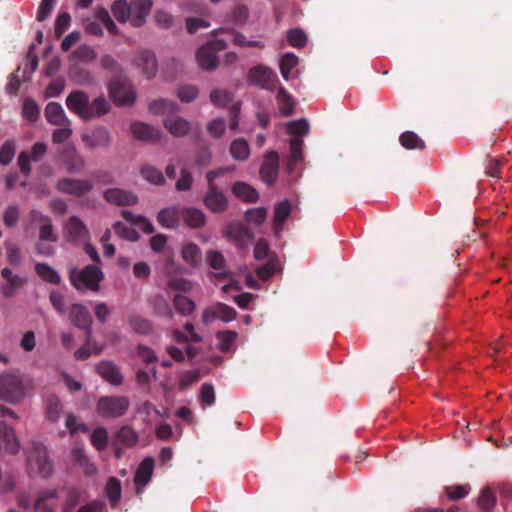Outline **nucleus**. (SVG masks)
I'll return each instance as SVG.
<instances>
[{"mask_svg":"<svg viewBox=\"0 0 512 512\" xmlns=\"http://www.w3.org/2000/svg\"><path fill=\"white\" fill-rule=\"evenodd\" d=\"M62 410L63 407L58 397L50 396L47 399L46 414L50 421L57 422Z\"/></svg>","mask_w":512,"mask_h":512,"instance_id":"8fccbe9b","label":"nucleus"},{"mask_svg":"<svg viewBox=\"0 0 512 512\" xmlns=\"http://www.w3.org/2000/svg\"><path fill=\"white\" fill-rule=\"evenodd\" d=\"M447 497L451 500H459L466 497L469 494V485H455L447 486L445 488Z\"/></svg>","mask_w":512,"mask_h":512,"instance_id":"338daca9","label":"nucleus"},{"mask_svg":"<svg viewBox=\"0 0 512 512\" xmlns=\"http://www.w3.org/2000/svg\"><path fill=\"white\" fill-rule=\"evenodd\" d=\"M149 108L154 114H166L176 112L178 110V105L174 101L161 98L154 100L150 104Z\"/></svg>","mask_w":512,"mask_h":512,"instance_id":"79ce46f5","label":"nucleus"},{"mask_svg":"<svg viewBox=\"0 0 512 512\" xmlns=\"http://www.w3.org/2000/svg\"><path fill=\"white\" fill-rule=\"evenodd\" d=\"M81 491L75 487L67 489V495L63 506V512H73L76 505L80 502Z\"/></svg>","mask_w":512,"mask_h":512,"instance_id":"5fc2aeb1","label":"nucleus"},{"mask_svg":"<svg viewBox=\"0 0 512 512\" xmlns=\"http://www.w3.org/2000/svg\"><path fill=\"white\" fill-rule=\"evenodd\" d=\"M111 11L118 22H129L131 24L130 2L126 0H116L111 6Z\"/></svg>","mask_w":512,"mask_h":512,"instance_id":"72a5a7b5","label":"nucleus"},{"mask_svg":"<svg viewBox=\"0 0 512 512\" xmlns=\"http://www.w3.org/2000/svg\"><path fill=\"white\" fill-rule=\"evenodd\" d=\"M64 162L67 166V170L70 173H78L85 167L84 158L76 152L75 149H71L65 152Z\"/></svg>","mask_w":512,"mask_h":512,"instance_id":"473e14b6","label":"nucleus"},{"mask_svg":"<svg viewBox=\"0 0 512 512\" xmlns=\"http://www.w3.org/2000/svg\"><path fill=\"white\" fill-rule=\"evenodd\" d=\"M24 282H25V280L23 278H21L19 275L14 278L7 279L6 283H4L1 286L2 294L6 298L13 297L16 294V292L18 291V289L23 286Z\"/></svg>","mask_w":512,"mask_h":512,"instance_id":"603ef678","label":"nucleus"},{"mask_svg":"<svg viewBox=\"0 0 512 512\" xmlns=\"http://www.w3.org/2000/svg\"><path fill=\"white\" fill-rule=\"evenodd\" d=\"M154 21L161 29H169L173 26V16L165 10H157L154 14Z\"/></svg>","mask_w":512,"mask_h":512,"instance_id":"69168bd1","label":"nucleus"},{"mask_svg":"<svg viewBox=\"0 0 512 512\" xmlns=\"http://www.w3.org/2000/svg\"><path fill=\"white\" fill-rule=\"evenodd\" d=\"M45 117L50 124L56 126H70L71 122L66 116L63 107L57 102H49L45 107Z\"/></svg>","mask_w":512,"mask_h":512,"instance_id":"aec40b11","label":"nucleus"},{"mask_svg":"<svg viewBox=\"0 0 512 512\" xmlns=\"http://www.w3.org/2000/svg\"><path fill=\"white\" fill-rule=\"evenodd\" d=\"M154 313L160 317H164L167 319H172L173 317V311L167 302V300L161 296L157 295L153 298L152 301Z\"/></svg>","mask_w":512,"mask_h":512,"instance_id":"37998d69","label":"nucleus"},{"mask_svg":"<svg viewBox=\"0 0 512 512\" xmlns=\"http://www.w3.org/2000/svg\"><path fill=\"white\" fill-rule=\"evenodd\" d=\"M304 142L299 137H293L290 140V158H289V166L292 167L296 165L299 161L303 159V149Z\"/></svg>","mask_w":512,"mask_h":512,"instance_id":"49530a36","label":"nucleus"},{"mask_svg":"<svg viewBox=\"0 0 512 512\" xmlns=\"http://www.w3.org/2000/svg\"><path fill=\"white\" fill-rule=\"evenodd\" d=\"M287 38L289 44L296 48L304 47L307 42L306 34L299 28L289 30Z\"/></svg>","mask_w":512,"mask_h":512,"instance_id":"e2e57ef3","label":"nucleus"},{"mask_svg":"<svg viewBox=\"0 0 512 512\" xmlns=\"http://www.w3.org/2000/svg\"><path fill=\"white\" fill-rule=\"evenodd\" d=\"M113 229L119 237L125 240L135 242L138 241L140 237L139 233L134 228L127 226L126 224L120 221L116 222L113 225Z\"/></svg>","mask_w":512,"mask_h":512,"instance_id":"09e8293b","label":"nucleus"},{"mask_svg":"<svg viewBox=\"0 0 512 512\" xmlns=\"http://www.w3.org/2000/svg\"><path fill=\"white\" fill-rule=\"evenodd\" d=\"M399 142L407 150H424L425 142L413 131H405L399 137Z\"/></svg>","mask_w":512,"mask_h":512,"instance_id":"2f4dec72","label":"nucleus"},{"mask_svg":"<svg viewBox=\"0 0 512 512\" xmlns=\"http://www.w3.org/2000/svg\"><path fill=\"white\" fill-rule=\"evenodd\" d=\"M153 2L151 0H133L130 1L131 25L141 27L146 22V17L150 13Z\"/></svg>","mask_w":512,"mask_h":512,"instance_id":"2eb2a0df","label":"nucleus"},{"mask_svg":"<svg viewBox=\"0 0 512 512\" xmlns=\"http://www.w3.org/2000/svg\"><path fill=\"white\" fill-rule=\"evenodd\" d=\"M279 156L277 152L270 151L267 153L264 162L260 167V178L268 186L274 185L278 177Z\"/></svg>","mask_w":512,"mask_h":512,"instance_id":"ddd939ff","label":"nucleus"},{"mask_svg":"<svg viewBox=\"0 0 512 512\" xmlns=\"http://www.w3.org/2000/svg\"><path fill=\"white\" fill-rule=\"evenodd\" d=\"M298 64V58L293 53H286L280 60V72L282 77L287 81L290 78L292 69Z\"/></svg>","mask_w":512,"mask_h":512,"instance_id":"de8ad7c7","label":"nucleus"},{"mask_svg":"<svg viewBox=\"0 0 512 512\" xmlns=\"http://www.w3.org/2000/svg\"><path fill=\"white\" fill-rule=\"evenodd\" d=\"M130 401L126 396H103L97 402V412L103 418H118L126 414Z\"/></svg>","mask_w":512,"mask_h":512,"instance_id":"20e7f679","label":"nucleus"},{"mask_svg":"<svg viewBox=\"0 0 512 512\" xmlns=\"http://www.w3.org/2000/svg\"><path fill=\"white\" fill-rule=\"evenodd\" d=\"M181 218V210L176 208H164L157 215L158 222L165 228L174 229Z\"/></svg>","mask_w":512,"mask_h":512,"instance_id":"c85d7f7f","label":"nucleus"},{"mask_svg":"<svg viewBox=\"0 0 512 512\" xmlns=\"http://www.w3.org/2000/svg\"><path fill=\"white\" fill-rule=\"evenodd\" d=\"M496 495L490 487H484L477 499V506L484 512H488L496 505Z\"/></svg>","mask_w":512,"mask_h":512,"instance_id":"4c0bfd02","label":"nucleus"},{"mask_svg":"<svg viewBox=\"0 0 512 512\" xmlns=\"http://www.w3.org/2000/svg\"><path fill=\"white\" fill-rule=\"evenodd\" d=\"M71 285L79 292L100 290V283L104 279V273L96 265H86L82 269L71 268L69 271Z\"/></svg>","mask_w":512,"mask_h":512,"instance_id":"f03ea898","label":"nucleus"},{"mask_svg":"<svg viewBox=\"0 0 512 512\" xmlns=\"http://www.w3.org/2000/svg\"><path fill=\"white\" fill-rule=\"evenodd\" d=\"M224 39H216L201 46L196 52V60L198 65L204 70H214L218 66V58L216 53L227 47Z\"/></svg>","mask_w":512,"mask_h":512,"instance_id":"423d86ee","label":"nucleus"},{"mask_svg":"<svg viewBox=\"0 0 512 512\" xmlns=\"http://www.w3.org/2000/svg\"><path fill=\"white\" fill-rule=\"evenodd\" d=\"M278 267L279 263L277 259H269L267 263L256 269V274L260 279L266 281L274 275Z\"/></svg>","mask_w":512,"mask_h":512,"instance_id":"864d4df0","label":"nucleus"},{"mask_svg":"<svg viewBox=\"0 0 512 512\" xmlns=\"http://www.w3.org/2000/svg\"><path fill=\"white\" fill-rule=\"evenodd\" d=\"M232 192L238 199L248 203H255L259 199L257 190L245 182H236L232 187Z\"/></svg>","mask_w":512,"mask_h":512,"instance_id":"bb28decb","label":"nucleus"},{"mask_svg":"<svg viewBox=\"0 0 512 512\" xmlns=\"http://www.w3.org/2000/svg\"><path fill=\"white\" fill-rule=\"evenodd\" d=\"M227 235L229 238L240 244L253 238V233L250 231V229L246 225L239 222L231 223L228 226Z\"/></svg>","mask_w":512,"mask_h":512,"instance_id":"cd10ccee","label":"nucleus"},{"mask_svg":"<svg viewBox=\"0 0 512 512\" xmlns=\"http://www.w3.org/2000/svg\"><path fill=\"white\" fill-rule=\"evenodd\" d=\"M208 188L203 198L204 205L213 213H223L229 206V201L221 185L210 178H206Z\"/></svg>","mask_w":512,"mask_h":512,"instance_id":"0eeeda50","label":"nucleus"},{"mask_svg":"<svg viewBox=\"0 0 512 512\" xmlns=\"http://www.w3.org/2000/svg\"><path fill=\"white\" fill-rule=\"evenodd\" d=\"M291 213V203L288 200H284L278 203L274 210V228L276 231L281 230L284 222Z\"/></svg>","mask_w":512,"mask_h":512,"instance_id":"c9c22d12","label":"nucleus"},{"mask_svg":"<svg viewBox=\"0 0 512 512\" xmlns=\"http://www.w3.org/2000/svg\"><path fill=\"white\" fill-rule=\"evenodd\" d=\"M91 442L97 450H104L108 444L107 430L103 427L95 429L91 435Z\"/></svg>","mask_w":512,"mask_h":512,"instance_id":"4d7b16f0","label":"nucleus"},{"mask_svg":"<svg viewBox=\"0 0 512 512\" xmlns=\"http://www.w3.org/2000/svg\"><path fill=\"white\" fill-rule=\"evenodd\" d=\"M35 270L42 279L51 284L57 285L61 282V277L58 272L46 263H37Z\"/></svg>","mask_w":512,"mask_h":512,"instance_id":"58836bf2","label":"nucleus"},{"mask_svg":"<svg viewBox=\"0 0 512 512\" xmlns=\"http://www.w3.org/2000/svg\"><path fill=\"white\" fill-rule=\"evenodd\" d=\"M71 323L85 331L87 341L92 339V317L89 310L80 303L72 304L68 312Z\"/></svg>","mask_w":512,"mask_h":512,"instance_id":"1a4fd4ad","label":"nucleus"},{"mask_svg":"<svg viewBox=\"0 0 512 512\" xmlns=\"http://www.w3.org/2000/svg\"><path fill=\"white\" fill-rule=\"evenodd\" d=\"M56 188L66 194L82 197L93 189L91 180L64 177L57 181Z\"/></svg>","mask_w":512,"mask_h":512,"instance_id":"f8f14e48","label":"nucleus"},{"mask_svg":"<svg viewBox=\"0 0 512 512\" xmlns=\"http://www.w3.org/2000/svg\"><path fill=\"white\" fill-rule=\"evenodd\" d=\"M267 217V210L263 207L248 209L245 213V219L249 223H253L257 226L264 223Z\"/></svg>","mask_w":512,"mask_h":512,"instance_id":"13d9d810","label":"nucleus"},{"mask_svg":"<svg viewBox=\"0 0 512 512\" xmlns=\"http://www.w3.org/2000/svg\"><path fill=\"white\" fill-rule=\"evenodd\" d=\"M65 233L67 240L74 244H81L90 241V231L85 223L78 216H71L66 225Z\"/></svg>","mask_w":512,"mask_h":512,"instance_id":"9b49d317","label":"nucleus"},{"mask_svg":"<svg viewBox=\"0 0 512 512\" xmlns=\"http://www.w3.org/2000/svg\"><path fill=\"white\" fill-rule=\"evenodd\" d=\"M206 261L214 270H223L226 266V260L223 254L216 250H209L206 252Z\"/></svg>","mask_w":512,"mask_h":512,"instance_id":"6e6d98bb","label":"nucleus"},{"mask_svg":"<svg viewBox=\"0 0 512 512\" xmlns=\"http://www.w3.org/2000/svg\"><path fill=\"white\" fill-rule=\"evenodd\" d=\"M97 372L104 380L113 385H120L123 382L119 368L109 360L101 361L97 365Z\"/></svg>","mask_w":512,"mask_h":512,"instance_id":"6ab92c4d","label":"nucleus"},{"mask_svg":"<svg viewBox=\"0 0 512 512\" xmlns=\"http://www.w3.org/2000/svg\"><path fill=\"white\" fill-rule=\"evenodd\" d=\"M216 314L217 318L221 319L223 322L232 321L237 316L236 310L225 303L216 304Z\"/></svg>","mask_w":512,"mask_h":512,"instance_id":"0e129e2a","label":"nucleus"},{"mask_svg":"<svg viewBox=\"0 0 512 512\" xmlns=\"http://www.w3.org/2000/svg\"><path fill=\"white\" fill-rule=\"evenodd\" d=\"M105 490L111 505L116 506L121 499V482L115 477H110L107 481Z\"/></svg>","mask_w":512,"mask_h":512,"instance_id":"a19ab883","label":"nucleus"},{"mask_svg":"<svg viewBox=\"0 0 512 512\" xmlns=\"http://www.w3.org/2000/svg\"><path fill=\"white\" fill-rule=\"evenodd\" d=\"M211 102L219 107L231 106L233 103V94L227 90L215 89L210 93Z\"/></svg>","mask_w":512,"mask_h":512,"instance_id":"c03bdc74","label":"nucleus"},{"mask_svg":"<svg viewBox=\"0 0 512 512\" xmlns=\"http://www.w3.org/2000/svg\"><path fill=\"white\" fill-rule=\"evenodd\" d=\"M207 130L209 134L214 138L222 137L226 130L225 120L222 118L213 119L208 123Z\"/></svg>","mask_w":512,"mask_h":512,"instance_id":"774afa93","label":"nucleus"},{"mask_svg":"<svg viewBox=\"0 0 512 512\" xmlns=\"http://www.w3.org/2000/svg\"><path fill=\"white\" fill-rule=\"evenodd\" d=\"M82 142L88 149L109 148L112 142V136L109 130L104 126H97L91 131L82 135Z\"/></svg>","mask_w":512,"mask_h":512,"instance_id":"9d476101","label":"nucleus"},{"mask_svg":"<svg viewBox=\"0 0 512 512\" xmlns=\"http://www.w3.org/2000/svg\"><path fill=\"white\" fill-rule=\"evenodd\" d=\"M28 389L20 374L16 372L3 373L0 376V398L6 402L16 404L23 400Z\"/></svg>","mask_w":512,"mask_h":512,"instance_id":"7ed1b4c3","label":"nucleus"},{"mask_svg":"<svg viewBox=\"0 0 512 512\" xmlns=\"http://www.w3.org/2000/svg\"><path fill=\"white\" fill-rule=\"evenodd\" d=\"M229 150L231 157L237 161H245L250 156V146L244 138L233 140Z\"/></svg>","mask_w":512,"mask_h":512,"instance_id":"7c9ffc66","label":"nucleus"},{"mask_svg":"<svg viewBox=\"0 0 512 512\" xmlns=\"http://www.w3.org/2000/svg\"><path fill=\"white\" fill-rule=\"evenodd\" d=\"M277 102L283 116H291L294 113L295 102L292 96L283 87L278 90Z\"/></svg>","mask_w":512,"mask_h":512,"instance_id":"f704fd0d","label":"nucleus"},{"mask_svg":"<svg viewBox=\"0 0 512 512\" xmlns=\"http://www.w3.org/2000/svg\"><path fill=\"white\" fill-rule=\"evenodd\" d=\"M173 304L176 311L183 316L191 315L196 308L194 301L182 294L174 296Z\"/></svg>","mask_w":512,"mask_h":512,"instance_id":"e433bc0d","label":"nucleus"},{"mask_svg":"<svg viewBox=\"0 0 512 512\" xmlns=\"http://www.w3.org/2000/svg\"><path fill=\"white\" fill-rule=\"evenodd\" d=\"M65 103L70 112L84 121L100 118L109 113L111 109V105L105 96L100 95L90 101L88 94L82 90L70 92Z\"/></svg>","mask_w":512,"mask_h":512,"instance_id":"f257e3e1","label":"nucleus"},{"mask_svg":"<svg viewBox=\"0 0 512 512\" xmlns=\"http://www.w3.org/2000/svg\"><path fill=\"white\" fill-rule=\"evenodd\" d=\"M154 468V459L152 457H146L139 465L134 482L137 487L145 486L151 479Z\"/></svg>","mask_w":512,"mask_h":512,"instance_id":"a878e982","label":"nucleus"},{"mask_svg":"<svg viewBox=\"0 0 512 512\" xmlns=\"http://www.w3.org/2000/svg\"><path fill=\"white\" fill-rule=\"evenodd\" d=\"M181 257L192 267L201 264L202 252L200 247L194 242H186L181 247Z\"/></svg>","mask_w":512,"mask_h":512,"instance_id":"393cba45","label":"nucleus"},{"mask_svg":"<svg viewBox=\"0 0 512 512\" xmlns=\"http://www.w3.org/2000/svg\"><path fill=\"white\" fill-rule=\"evenodd\" d=\"M130 130L134 137L141 141L155 142L160 138V131L143 122H134Z\"/></svg>","mask_w":512,"mask_h":512,"instance_id":"4be33fe9","label":"nucleus"},{"mask_svg":"<svg viewBox=\"0 0 512 512\" xmlns=\"http://www.w3.org/2000/svg\"><path fill=\"white\" fill-rule=\"evenodd\" d=\"M103 198L116 206H133L139 201L136 194L120 188H109L103 193Z\"/></svg>","mask_w":512,"mask_h":512,"instance_id":"4468645a","label":"nucleus"},{"mask_svg":"<svg viewBox=\"0 0 512 512\" xmlns=\"http://www.w3.org/2000/svg\"><path fill=\"white\" fill-rule=\"evenodd\" d=\"M15 143L13 140H6L0 149V163L8 165L12 162L15 155Z\"/></svg>","mask_w":512,"mask_h":512,"instance_id":"052dcab7","label":"nucleus"},{"mask_svg":"<svg viewBox=\"0 0 512 512\" xmlns=\"http://www.w3.org/2000/svg\"><path fill=\"white\" fill-rule=\"evenodd\" d=\"M117 440L126 446H133L138 441V434L131 426H123L117 432Z\"/></svg>","mask_w":512,"mask_h":512,"instance_id":"3c124183","label":"nucleus"},{"mask_svg":"<svg viewBox=\"0 0 512 512\" xmlns=\"http://www.w3.org/2000/svg\"><path fill=\"white\" fill-rule=\"evenodd\" d=\"M58 498V490L50 489V490H42L38 493L37 499L34 503V510L38 512H55V508L48 504L47 501L49 499H57Z\"/></svg>","mask_w":512,"mask_h":512,"instance_id":"c756f323","label":"nucleus"},{"mask_svg":"<svg viewBox=\"0 0 512 512\" xmlns=\"http://www.w3.org/2000/svg\"><path fill=\"white\" fill-rule=\"evenodd\" d=\"M31 218L33 221L41 222L39 240L50 242H56L58 240L57 235L54 233V228L51 223V220L48 216L43 215L41 212L37 210H33L31 211Z\"/></svg>","mask_w":512,"mask_h":512,"instance_id":"412c9836","label":"nucleus"},{"mask_svg":"<svg viewBox=\"0 0 512 512\" xmlns=\"http://www.w3.org/2000/svg\"><path fill=\"white\" fill-rule=\"evenodd\" d=\"M276 78L275 73L264 65H258L249 70L248 81L264 89L270 88V83Z\"/></svg>","mask_w":512,"mask_h":512,"instance_id":"dca6fc26","label":"nucleus"},{"mask_svg":"<svg viewBox=\"0 0 512 512\" xmlns=\"http://www.w3.org/2000/svg\"><path fill=\"white\" fill-rule=\"evenodd\" d=\"M22 113L24 118L34 122L39 117V106L33 99L27 98L24 100Z\"/></svg>","mask_w":512,"mask_h":512,"instance_id":"bf43d9fd","label":"nucleus"},{"mask_svg":"<svg viewBox=\"0 0 512 512\" xmlns=\"http://www.w3.org/2000/svg\"><path fill=\"white\" fill-rule=\"evenodd\" d=\"M308 130L309 125L305 119L291 121L287 125L288 133L299 138H301L302 135H305L308 132Z\"/></svg>","mask_w":512,"mask_h":512,"instance_id":"680f3d73","label":"nucleus"},{"mask_svg":"<svg viewBox=\"0 0 512 512\" xmlns=\"http://www.w3.org/2000/svg\"><path fill=\"white\" fill-rule=\"evenodd\" d=\"M165 128L175 137H183L191 129L190 123L181 117H166L163 120Z\"/></svg>","mask_w":512,"mask_h":512,"instance_id":"5701e85b","label":"nucleus"},{"mask_svg":"<svg viewBox=\"0 0 512 512\" xmlns=\"http://www.w3.org/2000/svg\"><path fill=\"white\" fill-rule=\"evenodd\" d=\"M181 218L185 224L192 229L200 228L206 223L205 214L197 208L181 209Z\"/></svg>","mask_w":512,"mask_h":512,"instance_id":"b1692460","label":"nucleus"},{"mask_svg":"<svg viewBox=\"0 0 512 512\" xmlns=\"http://www.w3.org/2000/svg\"><path fill=\"white\" fill-rule=\"evenodd\" d=\"M220 33H226L231 42L235 45V46H239V47H256V48H264L265 47V44L262 42V41H259V40H247L246 37L232 29V28H219V29H216L213 31V35L214 36H218Z\"/></svg>","mask_w":512,"mask_h":512,"instance_id":"a211bd4d","label":"nucleus"},{"mask_svg":"<svg viewBox=\"0 0 512 512\" xmlns=\"http://www.w3.org/2000/svg\"><path fill=\"white\" fill-rule=\"evenodd\" d=\"M109 94L118 105H130L135 101L132 83L125 77H114L109 83Z\"/></svg>","mask_w":512,"mask_h":512,"instance_id":"6e6552de","label":"nucleus"},{"mask_svg":"<svg viewBox=\"0 0 512 512\" xmlns=\"http://www.w3.org/2000/svg\"><path fill=\"white\" fill-rule=\"evenodd\" d=\"M135 64L142 69L143 74L146 75L147 78H153L158 69L157 60L154 52L150 50H141L139 51Z\"/></svg>","mask_w":512,"mask_h":512,"instance_id":"f3484780","label":"nucleus"},{"mask_svg":"<svg viewBox=\"0 0 512 512\" xmlns=\"http://www.w3.org/2000/svg\"><path fill=\"white\" fill-rule=\"evenodd\" d=\"M141 175L145 180L155 185H162L165 182L161 170L150 165H145L141 168Z\"/></svg>","mask_w":512,"mask_h":512,"instance_id":"a18cd8bd","label":"nucleus"},{"mask_svg":"<svg viewBox=\"0 0 512 512\" xmlns=\"http://www.w3.org/2000/svg\"><path fill=\"white\" fill-rule=\"evenodd\" d=\"M29 468L43 478H49L53 473V464L48 457L47 449L41 443H33L27 457Z\"/></svg>","mask_w":512,"mask_h":512,"instance_id":"39448f33","label":"nucleus"},{"mask_svg":"<svg viewBox=\"0 0 512 512\" xmlns=\"http://www.w3.org/2000/svg\"><path fill=\"white\" fill-rule=\"evenodd\" d=\"M129 325L132 327L134 332L141 335H148L153 330L152 322L138 315L130 317Z\"/></svg>","mask_w":512,"mask_h":512,"instance_id":"ea45409f","label":"nucleus"}]
</instances>
